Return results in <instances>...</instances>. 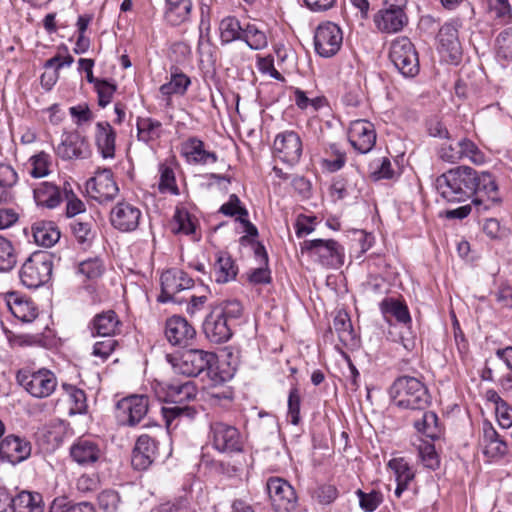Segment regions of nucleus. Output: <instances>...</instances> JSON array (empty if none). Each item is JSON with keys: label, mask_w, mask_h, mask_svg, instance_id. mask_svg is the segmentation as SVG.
Listing matches in <instances>:
<instances>
[{"label": "nucleus", "mask_w": 512, "mask_h": 512, "mask_svg": "<svg viewBox=\"0 0 512 512\" xmlns=\"http://www.w3.org/2000/svg\"><path fill=\"white\" fill-rule=\"evenodd\" d=\"M437 189L448 202H464L472 198L478 211L488 210L498 201L497 184L489 172L478 173L471 167L459 166L437 178Z\"/></svg>", "instance_id": "f257e3e1"}, {"label": "nucleus", "mask_w": 512, "mask_h": 512, "mask_svg": "<svg viewBox=\"0 0 512 512\" xmlns=\"http://www.w3.org/2000/svg\"><path fill=\"white\" fill-rule=\"evenodd\" d=\"M242 314V305L237 300L221 302L213 306L203 322V332L209 341L221 344L232 337L231 322Z\"/></svg>", "instance_id": "f03ea898"}, {"label": "nucleus", "mask_w": 512, "mask_h": 512, "mask_svg": "<svg viewBox=\"0 0 512 512\" xmlns=\"http://www.w3.org/2000/svg\"><path fill=\"white\" fill-rule=\"evenodd\" d=\"M393 403L401 409L426 410L431 404V395L425 383L414 376L396 378L389 390Z\"/></svg>", "instance_id": "7ed1b4c3"}, {"label": "nucleus", "mask_w": 512, "mask_h": 512, "mask_svg": "<svg viewBox=\"0 0 512 512\" xmlns=\"http://www.w3.org/2000/svg\"><path fill=\"white\" fill-rule=\"evenodd\" d=\"M216 363L217 356L215 353L202 349H188L183 351L180 356L175 359L173 367L177 373L188 377H196L206 372L213 384L217 385L222 383L225 379L218 376L214 371Z\"/></svg>", "instance_id": "20e7f679"}, {"label": "nucleus", "mask_w": 512, "mask_h": 512, "mask_svg": "<svg viewBox=\"0 0 512 512\" xmlns=\"http://www.w3.org/2000/svg\"><path fill=\"white\" fill-rule=\"evenodd\" d=\"M16 380L26 392L35 398H46L57 387L55 374L46 368L38 370L20 369L16 374Z\"/></svg>", "instance_id": "39448f33"}, {"label": "nucleus", "mask_w": 512, "mask_h": 512, "mask_svg": "<svg viewBox=\"0 0 512 512\" xmlns=\"http://www.w3.org/2000/svg\"><path fill=\"white\" fill-rule=\"evenodd\" d=\"M52 268L51 255L35 252L22 265L20 280L28 288H38L50 280Z\"/></svg>", "instance_id": "423d86ee"}, {"label": "nucleus", "mask_w": 512, "mask_h": 512, "mask_svg": "<svg viewBox=\"0 0 512 512\" xmlns=\"http://www.w3.org/2000/svg\"><path fill=\"white\" fill-rule=\"evenodd\" d=\"M389 57L403 76L414 77L418 74V54L413 43L407 37H400L392 42Z\"/></svg>", "instance_id": "0eeeda50"}, {"label": "nucleus", "mask_w": 512, "mask_h": 512, "mask_svg": "<svg viewBox=\"0 0 512 512\" xmlns=\"http://www.w3.org/2000/svg\"><path fill=\"white\" fill-rule=\"evenodd\" d=\"M302 251L318 261L325 267H339L343 264V248L333 239L305 240L302 243Z\"/></svg>", "instance_id": "6e6552de"}, {"label": "nucleus", "mask_w": 512, "mask_h": 512, "mask_svg": "<svg viewBox=\"0 0 512 512\" xmlns=\"http://www.w3.org/2000/svg\"><path fill=\"white\" fill-rule=\"evenodd\" d=\"M343 32L333 22H324L318 25L314 33V48L316 53L323 58L335 56L341 49Z\"/></svg>", "instance_id": "1a4fd4ad"}, {"label": "nucleus", "mask_w": 512, "mask_h": 512, "mask_svg": "<svg viewBox=\"0 0 512 512\" xmlns=\"http://www.w3.org/2000/svg\"><path fill=\"white\" fill-rule=\"evenodd\" d=\"M149 399L145 395H131L121 399L116 406L118 422L124 426H135L147 414Z\"/></svg>", "instance_id": "9d476101"}, {"label": "nucleus", "mask_w": 512, "mask_h": 512, "mask_svg": "<svg viewBox=\"0 0 512 512\" xmlns=\"http://www.w3.org/2000/svg\"><path fill=\"white\" fill-rule=\"evenodd\" d=\"M303 151L302 140L295 131H283L276 135L273 152L282 162L294 165L299 162Z\"/></svg>", "instance_id": "9b49d317"}, {"label": "nucleus", "mask_w": 512, "mask_h": 512, "mask_svg": "<svg viewBox=\"0 0 512 512\" xmlns=\"http://www.w3.org/2000/svg\"><path fill=\"white\" fill-rule=\"evenodd\" d=\"M266 488L274 509L277 512H291L296 507L294 488L282 478H270Z\"/></svg>", "instance_id": "f8f14e48"}, {"label": "nucleus", "mask_w": 512, "mask_h": 512, "mask_svg": "<svg viewBox=\"0 0 512 512\" xmlns=\"http://www.w3.org/2000/svg\"><path fill=\"white\" fill-rule=\"evenodd\" d=\"M87 190L90 197L100 204L112 201L119 192L111 169L99 170L96 175L87 182Z\"/></svg>", "instance_id": "ddd939ff"}, {"label": "nucleus", "mask_w": 512, "mask_h": 512, "mask_svg": "<svg viewBox=\"0 0 512 512\" xmlns=\"http://www.w3.org/2000/svg\"><path fill=\"white\" fill-rule=\"evenodd\" d=\"M213 446L220 452H240L243 448V440L240 432L234 426L216 422L211 425Z\"/></svg>", "instance_id": "4468645a"}, {"label": "nucleus", "mask_w": 512, "mask_h": 512, "mask_svg": "<svg viewBox=\"0 0 512 512\" xmlns=\"http://www.w3.org/2000/svg\"><path fill=\"white\" fill-rule=\"evenodd\" d=\"M89 143L78 132H66L55 148V153L63 160L85 159L90 155Z\"/></svg>", "instance_id": "2eb2a0df"}, {"label": "nucleus", "mask_w": 512, "mask_h": 512, "mask_svg": "<svg viewBox=\"0 0 512 512\" xmlns=\"http://www.w3.org/2000/svg\"><path fill=\"white\" fill-rule=\"evenodd\" d=\"M193 284V279L184 271L179 269L167 270L161 275V294L158 301L162 303L172 301L178 292L190 289Z\"/></svg>", "instance_id": "dca6fc26"}, {"label": "nucleus", "mask_w": 512, "mask_h": 512, "mask_svg": "<svg viewBox=\"0 0 512 512\" xmlns=\"http://www.w3.org/2000/svg\"><path fill=\"white\" fill-rule=\"evenodd\" d=\"M141 210L126 201L117 203L110 212L111 225L122 232L136 230L141 219Z\"/></svg>", "instance_id": "f3484780"}, {"label": "nucleus", "mask_w": 512, "mask_h": 512, "mask_svg": "<svg viewBox=\"0 0 512 512\" xmlns=\"http://www.w3.org/2000/svg\"><path fill=\"white\" fill-rule=\"evenodd\" d=\"M348 140L359 153L370 152L376 143L374 125L362 119L353 121L349 127Z\"/></svg>", "instance_id": "a211bd4d"}, {"label": "nucleus", "mask_w": 512, "mask_h": 512, "mask_svg": "<svg viewBox=\"0 0 512 512\" xmlns=\"http://www.w3.org/2000/svg\"><path fill=\"white\" fill-rule=\"evenodd\" d=\"M480 445L484 456L492 461L502 459L509 451L507 442L489 421L483 422Z\"/></svg>", "instance_id": "6ab92c4d"}, {"label": "nucleus", "mask_w": 512, "mask_h": 512, "mask_svg": "<svg viewBox=\"0 0 512 512\" xmlns=\"http://www.w3.org/2000/svg\"><path fill=\"white\" fill-rule=\"evenodd\" d=\"M31 443L17 435H8L0 442V456L12 464L20 463L31 455Z\"/></svg>", "instance_id": "aec40b11"}, {"label": "nucleus", "mask_w": 512, "mask_h": 512, "mask_svg": "<svg viewBox=\"0 0 512 512\" xmlns=\"http://www.w3.org/2000/svg\"><path fill=\"white\" fill-rule=\"evenodd\" d=\"M158 456V446L155 439L147 434L138 437L132 452L131 463L136 470H146Z\"/></svg>", "instance_id": "412c9836"}, {"label": "nucleus", "mask_w": 512, "mask_h": 512, "mask_svg": "<svg viewBox=\"0 0 512 512\" xmlns=\"http://www.w3.org/2000/svg\"><path fill=\"white\" fill-rule=\"evenodd\" d=\"M194 327L182 316L174 315L166 320L165 336L174 346H185L194 339Z\"/></svg>", "instance_id": "4be33fe9"}, {"label": "nucleus", "mask_w": 512, "mask_h": 512, "mask_svg": "<svg viewBox=\"0 0 512 512\" xmlns=\"http://www.w3.org/2000/svg\"><path fill=\"white\" fill-rule=\"evenodd\" d=\"M121 321L113 310H106L96 314L88 323V330L92 337L114 338L120 333Z\"/></svg>", "instance_id": "5701e85b"}, {"label": "nucleus", "mask_w": 512, "mask_h": 512, "mask_svg": "<svg viewBox=\"0 0 512 512\" xmlns=\"http://www.w3.org/2000/svg\"><path fill=\"white\" fill-rule=\"evenodd\" d=\"M374 23L381 32L396 33L406 25L407 16L403 8L390 5L389 8L381 9L375 14Z\"/></svg>", "instance_id": "b1692460"}, {"label": "nucleus", "mask_w": 512, "mask_h": 512, "mask_svg": "<svg viewBox=\"0 0 512 512\" xmlns=\"http://www.w3.org/2000/svg\"><path fill=\"white\" fill-rule=\"evenodd\" d=\"M439 51L445 53L452 62H457L462 54L458 29L452 23H445L438 33Z\"/></svg>", "instance_id": "393cba45"}, {"label": "nucleus", "mask_w": 512, "mask_h": 512, "mask_svg": "<svg viewBox=\"0 0 512 512\" xmlns=\"http://www.w3.org/2000/svg\"><path fill=\"white\" fill-rule=\"evenodd\" d=\"M70 455L79 465L89 466L99 461L102 450L97 442L80 438L71 446Z\"/></svg>", "instance_id": "a878e982"}, {"label": "nucleus", "mask_w": 512, "mask_h": 512, "mask_svg": "<svg viewBox=\"0 0 512 512\" xmlns=\"http://www.w3.org/2000/svg\"><path fill=\"white\" fill-rule=\"evenodd\" d=\"M181 154L193 164L205 165L218 160L216 153L207 151L204 142L197 137H190L182 143Z\"/></svg>", "instance_id": "bb28decb"}, {"label": "nucleus", "mask_w": 512, "mask_h": 512, "mask_svg": "<svg viewBox=\"0 0 512 512\" xmlns=\"http://www.w3.org/2000/svg\"><path fill=\"white\" fill-rule=\"evenodd\" d=\"M363 185L364 179L360 172L355 169L336 179L332 189L339 199H344L348 196L356 198L360 195Z\"/></svg>", "instance_id": "cd10ccee"}, {"label": "nucleus", "mask_w": 512, "mask_h": 512, "mask_svg": "<svg viewBox=\"0 0 512 512\" xmlns=\"http://www.w3.org/2000/svg\"><path fill=\"white\" fill-rule=\"evenodd\" d=\"M116 132L107 121L97 122L95 125V144L102 157L114 158Z\"/></svg>", "instance_id": "c85d7f7f"}, {"label": "nucleus", "mask_w": 512, "mask_h": 512, "mask_svg": "<svg viewBox=\"0 0 512 512\" xmlns=\"http://www.w3.org/2000/svg\"><path fill=\"white\" fill-rule=\"evenodd\" d=\"M164 396H159L165 402H171L173 404H181L185 401H189L196 397V388L194 384L187 381L182 384L177 383H165L162 387Z\"/></svg>", "instance_id": "c756f323"}, {"label": "nucleus", "mask_w": 512, "mask_h": 512, "mask_svg": "<svg viewBox=\"0 0 512 512\" xmlns=\"http://www.w3.org/2000/svg\"><path fill=\"white\" fill-rule=\"evenodd\" d=\"M238 268L227 252H218L213 265V275L217 283H227L237 276Z\"/></svg>", "instance_id": "7c9ffc66"}, {"label": "nucleus", "mask_w": 512, "mask_h": 512, "mask_svg": "<svg viewBox=\"0 0 512 512\" xmlns=\"http://www.w3.org/2000/svg\"><path fill=\"white\" fill-rule=\"evenodd\" d=\"M32 233L34 241L44 247H51L60 239L57 225L51 221H39L33 224Z\"/></svg>", "instance_id": "2f4dec72"}, {"label": "nucleus", "mask_w": 512, "mask_h": 512, "mask_svg": "<svg viewBox=\"0 0 512 512\" xmlns=\"http://www.w3.org/2000/svg\"><path fill=\"white\" fill-rule=\"evenodd\" d=\"M8 306L11 313L22 322H32L38 315L37 308L29 300L20 297L16 293H10Z\"/></svg>", "instance_id": "473e14b6"}, {"label": "nucleus", "mask_w": 512, "mask_h": 512, "mask_svg": "<svg viewBox=\"0 0 512 512\" xmlns=\"http://www.w3.org/2000/svg\"><path fill=\"white\" fill-rule=\"evenodd\" d=\"M33 193L34 199L39 206L52 209L57 207L62 201L59 188L50 182L40 183Z\"/></svg>", "instance_id": "72a5a7b5"}, {"label": "nucleus", "mask_w": 512, "mask_h": 512, "mask_svg": "<svg viewBox=\"0 0 512 512\" xmlns=\"http://www.w3.org/2000/svg\"><path fill=\"white\" fill-rule=\"evenodd\" d=\"M380 311L386 320H389V317H394L399 323L411 322L407 305L398 299L392 297L383 299L380 303Z\"/></svg>", "instance_id": "f704fd0d"}, {"label": "nucleus", "mask_w": 512, "mask_h": 512, "mask_svg": "<svg viewBox=\"0 0 512 512\" xmlns=\"http://www.w3.org/2000/svg\"><path fill=\"white\" fill-rule=\"evenodd\" d=\"M15 512H44L43 497L38 492L23 490L15 495Z\"/></svg>", "instance_id": "c9c22d12"}, {"label": "nucleus", "mask_w": 512, "mask_h": 512, "mask_svg": "<svg viewBox=\"0 0 512 512\" xmlns=\"http://www.w3.org/2000/svg\"><path fill=\"white\" fill-rule=\"evenodd\" d=\"M70 226L77 242L80 245L84 247L91 246L96 235V231L94 229V221L91 217L85 220L76 219L71 223Z\"/></svg>", "instance_id": "e433bc0d"}, {"label": "nucleus", "mask_w": 512, "mask_h": 512, "mask_svg": "<svg viewBox=\"0 0 512 512\" xmlns=\"http://www.w3.org/2000/svg\"><path fill=\"white\" fill-rule=\"evenodd\" d=\"M162 416L166 426L170 429L173 425L176 427L178 423L175 421L182 418L193 419L197 413L196 409L189 405L174 404L173 406H163L161 409Z\"/></svg>", "instance_id": "4c0bfd02"}, {"label": "nucleus", "mask_w": 512, "mask_h": 512, "mask_svg": "<svg viewBox=\"0 0 512 512\" xmlns=\"http://www.w3.org/2000/svg\"><path fill=\"white\" fill-rule=\"evenodd\" d=\"M190 84V78L176 68L175 71L171 72L170 81L161 85L159 90L163 96L167 97L174 94L184 95Z\"/></svg>", "instance_id": "58836bf2"}, {"label": "nucleus", "mask_w": 512, "mask_h": 512, "mask_svg": "<svg viewBox=\"0 0 512 512\" xmlns=\"http://www.w3.org/2000/svg\"><path fill=\"white\" fill-rule=\"evenodd\" d=\"M137 137L139 141L149 143L161 136L162 124L155 119L145 117L137 119Z\"/></svg>", "instance_id": "ea45409f"}, {"label": "nucleus", "mask_w": 512, "mask_h": 512, "mask_svg": "<svg viewBox=\"0 0 512 512\" xmlns=\"http://www.w3.org/2000/svg\"><path fill=\"white\" fill-rule=\"evenodd\" d=\"M333 326L338 334L339 340L345 346L353 345L355 343L354 330L347 312L339 311L333 320Z\"/></svg>", "instance_id": "a19ab883"}, {"label": "nucleus", "mask_w": 512, "mask_h": 512, "mask_svg": "<svg viewBox=\"0 0 512 512\" xmlns=\"http://www.w3.org/2000/svg\"><path fill=\"white\" fill-rule=\"evenodd\" d=\"M192 2H166L165 19L171 25H179L188 20Z\"/></svg>", "instance_id": "79ce46f5"}, {"label": "nucleus", "mask_w": 512, "mask_h": 512, "mask_svg": "<svg viewBox=\"0 0 512 512\" xmlns=\"http://www.w3.org/2000/svg\"><path fill=\"white\" fill-rule=\"evenodd\" d=\"M219 30L221 42L224 44L241 40L244 32V28L241 27L239 20L232 16L225 17L221 20Z\"/></svg>", "instance_id": "37998d69"}, {"label": "nucleus", "mask_w": 512, "mask_h": 512, "mask_svg": "<svg viewBox=\"0 0 512 512\" xmlns=\"http://www.w3.org/2000/svg\"><path fill=\"white\" fill-rule=\"evenodd\" d=\"M415 429L428 438L436 439L441 434L438 417L432 411H425L422 418L414 422Z\"/></svg>", "instance_id": "c03bdc74"}, {"label": "nucleus", "mask_w": 512, "mask_h": 512, "mask_svg": "<svg viewBox=\"0 0 512 512\" xmlns=\"http://www.w3.org/2000/svg\"><path fill=\"white\" fill-rule=\"evenodd\" d=\"M159 184L158 188L161 193H170L173 195L179 194V189L176 184L175 173L172 167L165 163L159 164Z\"/></svg>", "instance_id": "a18cd8bd"}, {"label": "nucleus", "mask_w": 512, "mask_h": 512, "mask_svg": "<svg viewBox=\"0 0 512 512\" xmlns=\"http://www.w3.org/2000/svg\"><path fill=\"white\" fill-rule=\"evenodd\" d=\"M294 102L296 106L301 110L311 109L312 112H317L327 104L324 96L308 97L307 93L300 88H295L293 91Z\"/></svg>", "instance_id": "49530a36"}, {"label": "nucleus", "mask_w": 512, "mask_h": 512, "mask_svg": "<svg viewBox=\"0 0 512 512\" xmlns=\"http://www.w3.org/2000/svg\"><path fill=\"white\" fill-rule=\"evenodd\" d=\"M17 264V254L7 238L0 235V271H11Z\"/></svg>", "instance_id": "de8ad7c7"}, {"label": "nucleus", "mask_w": 512, "mask_h": 512, "mask_svg": "<svg viewBox=\"0 0 512 512\" xmlns=\"http://www.w3.org/2000/svg\"><path fill=\"white\" fill-rule=\"evenodd\" d=\"M388 467L394 472L397 483L409 485L415 477L414 471L402 457L391 459Z\"/></svg>", "instance_id": "09e8293b"}, {"label": "nucleus", "mask_w": 512, "mask_h": 512, "mask_svg": "<svg viewBox=\"0 0 512 512\" xmlns=\"http://www.w3.org/2000/svg\"><path fill=\"white\" fill-rule=\"evenodd\" d=\"M487 14L490 19L500 25L508 24L512 19L509 2H488Z\"/></svg>", "instance_id": "8fccbe9b"}, {"label": "nucleus", "mask_w": 512, "mask_h": 512, "mask_svg": "<svg viewBox=\"0 0 512 512\" xmlns=\"http://www.w3.org/2000/svg\"><path fill=\"white\" fill-rule=\"evenodd\" d=\"M253 50H261L267 46V37L263 31L254 24H248L244 27L242 39Z\"/></svg>", "instance_id": "3c124183"}, {"label": "nucleus", "mask_w": 512, "mask_h": 512, "mask_svg": "<svg viewBox=\"0 0 512 512\" xmlns=\"http://www.w3.org/2000/svg\"><path fill=\"white\" fill-rule=\"evenodd\" d=\"M322 162L324 168L329 172H336L345 165L346 153L337 144H331L326 150V158Z\"/></svg>", "instance_id": "603ef678"}, {"label": "nucleus", "mask_w": 512, "mask_h": 512, "mask_svg": "<svg viewBox=\"0 0 512 512\" xmlns=\"http://www.w3.org/2000/svg\"><path fill=\"white\" fill-rule=\"evenodd\" d=\"M29 163L31 165L30 175L33 178H42L50 173L51 158L44 151L31 156Z\"/></svg>", "instance_id": "864d4df0"}, {"label": "nucleus", "mask_w": 512, "mask_h": 512, "mask_svg": "<svg viewBox=\"0 0 512 512\" xmlns=\"http://www.w3.org/2000/svg\"><path fill=\"white\" fill-rule=\"evenodd\" d=\"M219 213L228 217H236L237 221L243 217H248V210L236 194L229 196L228 201L219 208Z\"/></svg>", "instance_id": "5fc2aeb1"}, {"label": "nucleus", "mask_w": 512, "mask_h": 512, "mask_svg": "<svg viewBox=\"0 0 512 512\" xmlns=\"http://www.w3.org/2000/svg\"><path fill=\"white\" fill-rule=\"evenodd\" d=\"M496 55L500 60H512V29L501 32L496 38Z\"/></svg>", "instance_id": "6e6d98bb"}, {"label": "nucleus", "mask_w": 512, "mask_h": 512, "mask_svg": "<svg viewBox=\"0 0 512 512\" xmlns=\"http://www.w3.org/2000/svg\"><path fill=\"white\" fill-rule=\"evenodd\" d=\"M457 146L461 153V159L468 158L475 164H481L484 162V154L473 141L463 138L457 142Z\"/></svg>", "instance_id": "4d7b16f0"}, {"label": "nucleus", "mask_w": 512, "mask_h": 512, "mask_svg": "<svg viewBox=\"0 0 512 512\" xmlns=\"http://www.w3.org/2000/svg\"><path fill=\"white\" fill-rule=\"evenodd\" d=\"M63 389L68 394L71 403L73 406L71 407V411L74 413H83L86 410V394L82 389H79L70 384H63Z\"/></svg>", "instance_id": "13d9d810"}, {"label": "nucleus", "mask_w": 512, "mask_h": 512, "mask_svg": "<svg viewBox=\"0 0 512 512\" xmlns=\"http://www.w3.org/2000/svg\"><path fill=\"white\" fill-rule=\"evenodd\" d=\"M103 338V340L94 343L91 352L93 357L99 358L102 362L106 361L118 346L116 339L108 337Z\"/></svg>", "instance_id": "bf43d9fd"}, {"label": "nucleus", "mask_w": 512, "mask_h": 512, "mask_svg": "<svg viewBox=\"0 0 512 512\" xmlns=\"http://www.w3.org/2000/svg\"><path fill=\"white\" fill-rule=\"evenodd\" d=\"M356 495L358 496L360 507L367 512L376 510L383 501L382 493L376 490L365 493L358 489Z\"/></svg>", "instance_id": "052dcab7"}, {"label": "nucleus", "mask_w": 512, "mask_h": 512, "mask_svg": "<svg viewBox=\"0 0 512 512\" xmlns=\"http://www.w3.org/2000/svg\"><path fill=\"white\" fill-rule=\"evenodd\" d=\"M78 273L87 279H96L103 273L102 262L98 258L84 260L78 265Z\"/></svg>", "instance_id": "680f3d73"}, {"label": "nucleus", "mask_w": 512, "mask_h": 512, "mask_svg": "<svg viewBox=\"0 0 512 512\" xmlns=\"http://www.w3.org/2000/svg\"><path fill=\"white\" fill-rule=\"evenodd\" d=\"M418 454L425 467L433 470L439 467V458L432 444L424 443L420 445Z\"/></svg>", "instance_id": "e2e57ef3"}, {"label": "nucleus", "mask_w": 512, "mask_h": 512, "mask_svg": "<svg viewBox=\"0 0 512 512\" xmlns=\"http://www.w3.org/2000/svg\"><path fill=\"white\" fill-rule=\"evenodd\" d=\"M94 86L98 94L99 106L106 107L112 101L116 86L106 80H99Z\"/></svg>", "instance_id": "0e129e2a"}, {"label": "nucleus", "mask_w": 512, "mask_h": 512, "mask_svg": "<svg viewBox=\"0 0 512 512\" xmlns=\"http://www.w3.org/2000/svg\"><path fill=\"white\" fill-rule=\"evenodd\" d=\"M300 404L301 397L298 388L294 387L289 392L288 397V417L293 425L300 423Z\"/></svg>", "instance_id": "69168bd1"}, {"label": "nucleus", "mask_w": 512, "mask_h": 512, "mask_svg": "<svg viewBox=\"0 0 512 512\" xmlns=\"http://www.w3.org/2000/svg\"><path fill=\"white\" fill-rule=\"evenodd\" d=\"M98 503L105 512H115L120 504V496L116 491L106 490L99 494Z\"/></svg>", "instance_id": "338daca9"}, {"label": "nucleus", "mask_w": 512, "mask_h": 512, "mask_svg": "<svg viewBox=\"0 0 512 512\" xmlns=\"http://www.w3.org/2000/svg\"><path fill=\"white\" fill-rule=\"evenodd\" d=\"M174 218L177 224V228L175 229L176 233H183L186 235L195 233L196 226L192 216L188 212L177 211Z\"/></svg>", "instance_id": "774afa93"}]
</instances>
